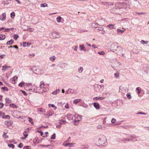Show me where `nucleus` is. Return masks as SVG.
<instances>
[{
  "label": "nucleus",
  "instance_id": "f257e3e1",
  "mask_svg": "<svg viewBox=\"0 0 149 149\" xmlns=\"http://www.w3.org/2000/svg\"><path fill=\"white\" fill-rule=\"evenodd\" d=\"M27 86L29 88V90L32 91L36 93H42L43 92H46L48 90V88H47L45 90L43 89L42 91H41L40 87H37L35 84H34L32 86L31 84H28Z\"/></svg>",
  "mask_w": 149,
  "mask_h": 149
},
{
  "label": "nucleus",
  "instance_id": "f03ea898",
  "mask_svg": "<svg viewBox=\"0 0 149 149\" xmlns=\"http://www.w3.org/2000/svg\"><path fill=\"white\" fill-rule=\"evenodd\" d=\"M95 143L96 145L99 146H105L107 144L106 137L104 135H102L100 138H97L96 140Z\"/></svg>",
  "mask_w": 149,
  "mask_h": 149
},
{
  "label": "nucleus",
  "instance_id": "7ed1b4c3",
  "mask_svg": "<svg viewBox=\"0 0 149 149\" xmlns=\"http://www.w3.org/2000/svg\"><path fill=\"white\" fill-rule=\"evenodd\" d=\"M118 46V43L114 42L111 45V51L114 52Z\"/></svg>",
  "mask_w": 149,
  "mask_h": 149
},
{
  "label": "nucleus",
  "instance_id": "20e7f679",
  "mask_svg": "<svg viewBox=\"0 0 149 149\" xmlns=\"http://www.w3.org/2000/svg\"><path fill=\"white\" fill-rule=\"evenodd\" d=\"M122 51V48L121 47L118 46L117 49L115 50L114 52L119 55L121 54Z\"/></svg>",
  "mask_w": 149,
  "mask_h": 149
},
{
  "label": "nucleus",
  "instance_id": "39448f33",
  "mask_svg": "<svg viewBox=\"0 0 149 149\" xmlns=\"http://www.w3.org/2000/svg\"><path fill=\"white\" fill-rule=\"evenodd\" d=\"M128 136L131 138V141L135 142L137 141L136 138H138V136H134L133 135H128Z\"/></svg>",
  "mask_w": 149,
  "mask_h": 149
},
{
  "label": "nucleus",
  "instance_id": "423d86ee",
  "mask_svg": "<svg viewBox=\"0 0 149 149\" xmlns=\"http://www.w3.org/2000/svg\"><path fill=\"white\" fill-rule=\"evenodd\" d=\"M104 19H100L98 21V24L99 25L103 26L104 25Z\"/></svg>",
  "mask_w": 149,
  "mask_h": 149
},
{
  "label": "nucleus",
  "instance_id": "0eeeda50",
  "mask_svg": "<svg viewBox=\"0 0 149 149\" xmlns=\"http://www.w3.org/2000/svg\"><path fill=\"white\" fill-rule=\"evenodd\" d=\"M52 34L53 36L55 38H59L60 37L59 34L58 32H54Z\"/></svg>",
  "mask_w": 149,
  "mask_h": 149
},
{
  "label": "nucleus",
  "instance_id": "6e6552de",
  "mask_svg": "<svg viewBox=\"0 0 149 149\" xmlns=\"http://www.w3.org/2000/svg\"><path fill=\"white\" fill-rule=\"evenodd\" d=\"M102 4L106 6H108L109 5H113V3L112 2H102Z\"/></svg>",
  "mask_w": 149,
  "mask_h": 149
},
{
  "label": "nucleus",
  "instance_id": "1a4fd4ad",
  "mask_svg": "<svg viewBox=\"0 0 149 149\" xmlns=\"http://www.w3.org/2000/svg\"><path fill=\"white\" fill-rule=\"evenodd\" d=\"M8 133V130H5L4 131L3 134L2 135L4 139H7L8 138V135H7L6 134Z\"/></svg>",
  "mask_w": 149,
  "mask_h": 149
},
{
  "label": "nucleus",
  "instance_id": "9d476101",
  "mask_svg": "<svg viewBox=\"0 0 149 149\" xmlns=\"http://www.w3.org/2000/svg\"><path fill=\"white\" fill-rule=\"evenodd\" d=\"M1 116L2 117L3 119H9L10 118V116L8 115H4L1 112Z\"/></svg>",
  "mask_w": 149,
  "mask_h": 149
},
{
  "label": "nucleus",
  "instance_id": "9b49d317",
  "mask_svg": "<svg viewBox=\"0 0 149 149\" xmlns=\"http://www.w3.org/2000/svg\"><path fill=\"white\" fill-rule=\"evenodd\" d=\"M45 85V84L44 83V82L42 81L40 82V85H39V87L40 88V89L41 91H42L43 89L44 90V86Z\"/></svg>",
  "mask_w": 149,
  "mask_h": 149
},
{
  "label": "nucleus",
  "instance_id": "f8f14e48",
  "mask_svg": "<svg viewBox=\"0 0 149 149\" xmlns=\"http://www.w3.org/2000/svg\"><path fill=\"white\" fill-rule=\"evenodd\" d=\"M6 19V14L5 13H3L1 15V20L4 21Z\"/></svg>",
  "mask_w": 149,
  "mask_h": 149
},
{
  "label": "nucleus",
  "instance_id": "ddd939ff",
  "mask_svg": "<svg viewBox=\"0 0 149 149\" xmlns=\"http://www.w3.org/2000/svg\"><path fill=\"white\" fill-rule=\"evenodd\" d=\"M66 117L67 119L69 120H72L73 119V116L71 114L68 113L66 115Z\"/></svg>",
  "mask_w": 149,
  "mask_h": 149
},
{
  "label": "nucleus",
  "instance_id": "4468645a",
  "mask_svg": "<svg viewBox=\"0 0 149 149\" xmlns=\"http://www.w3.org/2000/svg\"><path fill=\"white\" fill-rule=\"evenodd\" d=\"M13 122L12 121H6L5 122V124L8 126H11L13 124Z\"/></svg>",
  "mask_w": 149,
  "mask_h": 149
},
{
  "label": "nucleus",
  "instance_id": "2eb2a0df",
  "mask_svg": "<svg viewBox=\"0 0 149 149\" xmlns=\"http://www.w3.org/2000/svg\"><path fill=\"white\" fill-rule=\"evenodd\" d=\"M93 105L94 107L97 109H99L100 108V106L99 104L98 103L94 102L93 103Z\"/></svg>",
  "mask_w": 149,
  "mask_h": 149
},
{
  "label": "nucleus",
  "instance_id": "dca6fc26",
  "mask_svg": "<svg viewBox=\"0 0 149 149\" xmlns=\"http://www.w3.org/2000/svg\"><path fill=\"white\" fill-rule=\"evenodd\" d=\"M2 68L1 69L2 71L3 72H4L7 69L10 68V66H7L6 65L3 66H2Z\"/></svg>",
  "mask_w": 149,
  "mask_h": 149
},
{
  "label": "nucleus",
  "instance_id": "f3484780",
  "mask_svg": "<svg viewBox=\"0 0 149 149\" xmlns=\"http://www.w3.org/2000/svg\"><path fill=\"white\" fill-rule=\"evenodd\" d=\"M79 48L81 50H82L84 51H86V49L84 47V45L83 44L79 45Z\"/></svg>",
  "mask_w": 149,
  "mask_h": 149
},
{
  "label": "nucleus",
  "instance_id": "a211bd4d",
  "mask_svg": "<svg viewBox=\"0 0 149 149\" xmlns=\"http://www.w3.org/2000/svg\"><path fill=\"white\" fill-rule=\"evenodd\" d=\"M70 90V93H71L72 94H77V91L75 90L74 89H71L69 88Z\"/></svg>",
  "mask_w": 149,
  "mask_h": 149
},
{
  "label": "nucleus",
  "instance_id": "6ab92c4d",
  "mask_svg": "<svg viewBox=\"0 0 149 149\" xmlns=\"http://www.w3.org/2000/svg\"><path fill=\"white\" fill-rule=\"evenodd\" d=\"M114 24H109V25H107V27H108L109 29H111L115 28V27L114 26Z\"/></svg>",
  "mask_w": 149,
  "mask_h": 149
},
{
  "label": "nucleus",
  "instance_id": "aec40b11",
  "mask_svg": "<svg viewBox=\"0 0 149 149\" xmlns=\"http://www.w3.org/2000/svg\"><path fill=\"white\" fill-rule=\"evenodd\" d=\"M117 8H113L112 9L110 10V11L112 13H116Z\"/></svg>",
  "mask_w": 149,
  "mask_h": 149
},
{
  "label": "nucleus",
  "instance_id": "412c9836",
  "mask_svg": "<svg viewBox=\"0 0 149 149\" xmlns=\"http://www.w3.org/2000/svg\"><path fill=\"white\" fill-rule=\"evenodd\" d=\"M104 99H105V97H94L93 99V100H98L99 99L100 100H103Z\"/></svg>",
  "mask_w": 149,
  "mask_h": 149
},
{
  "label": "nucleus",
  "instance_id": "4be33fe9",
  "mask_svg": "<svg viewBox=\"0 0 149 149\" xmlns=\"http://www.w3.org/2000/svg\"><path fill=\"white\" fill-rule=\"evenodd\" d=\"M116 5H118L120 6H126L127 4L124 2L123 3H117L116 4Z\"/></svg>",
  "mask_w": 149,
  "mask_h": 149
},
{
  "label": "nucleus",
  "instance_id": "5701e85b",
  "mask_svg": "<svg viewBox=\"0 0 149 149\" xmlns=\"http://www.w3.org/2000/svg\"><path fill=\"white\" fill-rule=\"evenodd\" d=\"M97 128L99 129L104 130L106 128L104 126L99 125L97 126Z\"/></svg>",
  "mask_w": 149,
  "mask_h": 149
},
{
  "label": "nucleus",
  "instance_id": "b1692460",
  "mask_svg": "<svg viewBox=\"0 0 149 149\" xmlns=\"http://www.w3.org/2000/svg\"><path fill=\"white\" fill-rule=\"evenodd\" d=\"M14 42V40H12L11 39L9 41H8L6 43V44L8 45H10L11 44H13Z\"/></svg>",
  "mask_w": 149,
  "mask_h": 149
},
{
  "label": "nucleus",
  "instance_id": "393cba45",
  "mask_svg": "<svg viewBox=\"0 0 149 149\" xmlns=\"http://www.w3.org/2000/svg\"><path fill=\"white\" fill-rule=\"evenodd\" d=\"M12 0H3L2 1V3H3L4 4H8L9 3L8 2V1H11Z\"/></svg>",
  "mask_w": 149,
  "mask_h": 149
},
{
  "label": "nucleus",
  "instance_id": "a878e982",
  "mask_svg": "<svg viewBox=\"0 0 149 149\" xmlns=\"http://www.w3.org/2000/svg\"><path fill=\"white\" fill-rule=\"evenodd\" d=\"M81 99H77L74 100V103L75 104H77L78 102H81Z\"/></svg>",
  "mask_w": 149,
  "mask_h": 149
},
{
  "label": "nucleus",
  "instance_id": "bb28decb",
  "mask_svg": "<svg viewBox=\"0 0 149 149\" xmlns=\"http://www.w3.org/2000/svg\"><path fill=\"white\" fill-rule=\"evenodd\" d=\"M1 89L4 92L8 91V89L7 87H2L1 88Z\"/></svg>",
  "mask_w": 149,
  "mask_h": 149
},
{
  "label": "nucleus",
  "instance_id": "cd10ccee",
  "mask_svg": "<svg viewBox=\"0 0 149 149\" xmlns=\"http://www.w3.org/2000/svg\"><path fill=\"white\" fill-rule=\"evenodd\" d=\"M1 30H3L5 32H9V31L10 30V29L9 28L6 29L4 28L3 27H2L1 28Z\"/></svg>",
  "mask_w": 149,
  "mask_h": 149
},
{
  "label": "nucleus",
  "instance_id": "c85d7f7f",
  "mask_svg": "<svg viewBox=\"0 0 149 149\" xmlns=\"http://www.w3.org/2000/svg\"><path fill=\"white\" fill-rule=\"evenodd\" d=\"M55 58H56L55 56H53L52 57H51L49 59L50 61H52L53 62L55 61Z\"/></svg>",
  "mask_w": 149,
  "mask_h": 149
},
{
  "label": "nucleus",
  "instance_id": "c756f323",
  "mask_svg": "<svg viewBox=\"0 0 149 149\" xmlns=\"http://www.w3.org/2000/svg\"><path fill=\"white\" fill-rule=\"evenodd\" d=\"M136 91H138L137 93L138 94H139L140 93L141 91V88L140 87H137L136 88Z\"/></svg>",
  "mask_w": 149,
  "mask_h": 149
},
{
  "label": "nucleus",
  "instance_id": "7c9ffc66",
  "mask_svg": "<svg viewBox=\"0 0 149 149\" xmlns=\"http://www.w3.org/2000/svg\"><path fill=\"white\" fill-rule=\"evenodd\" d=\"M66 121L65 120H59V123L60 124H63L66 123Z\"/></svg>",
  "mask_w": 149,
  "mask_h": 149
},
{
  "label": "nucleus",
  "instance_id": "2f4dec72",
  "mask_svg": "<svg viewBox=\"0 0 149 149\" xmlns=\"http://www.w3.org/2000/svg\"><path fill=\"white\" fill-rule=\"evenodd\" d=\"M117 31L118 33V34L122 33L124 32V31L123 30H121L119 29H117Z\"/></svg>",
  "mask_w": 149,
  "mask_h": 149
},
{
  "label": "nucleus",
  "instance_id": "473e14b6",
  "mask_svg": "<svg viewBox=\"0 0 149 149\" xmlns=\"http://www.w3.org/2000/svg\"><path fill=\"white\" fill-rule=\"evenodd\" d=\"M97 87L98 88H100L101 89H100V90H101V91H102L103 90L104 86V85H98Z\"/></svg>",
  "mask_w": 149,
  "mask_h": 149
},
{
  "label": "nucleus",
  "instance_id": "72a5a7b5",
  "mask_svg": "<svg viewBox=\"0 0 149 149\" xmlns=\"http://www.w3.org/2000/svg\"><path fill=\"white\" fill-rule=\"evenodd\" d=\"M48 106L49 107H52L54 108V109H56V107H55L54 105L53 104H48Z\"/></svg>",
  "mask_w": 149,
  "mask_h": 149
},
{
  "label": "nucleus",
  "instance_id": "f704fd0d",
  "mask_svg": "<svg viewBox=\"0 0 149 149\" xmlns=\"http://www.w3.org/2000/svg\"><path fill=\"white\" fill-rule=\"evenodd\" d=\"M15 14L14 12H12L10 13V16H11V17L13 19L14 18V17H15Z\"/></svg>",
  "mask_w": 149,
  "mask_h": 149
},
{
  "label": "nucleus",
  "instance_id": "c9c22d12",
  "mask_svg": "<svg viewBox=\"0 0 149 149\" xmlns=\"http://www.w3.org/2000/svg\"><path fill=\"white\" fill-rule=\"evenodd\" d=\"M141 44H147L148 43V41H145L144 40H142L141 41Z\"/></svg>",
  "mask_w": 149,
  "mask_h": 149
},
{
  "label": "nucleus",
  "instance_id": "e433bc0d",
  "mask_svg": "<svg viewBox=\"0 0 149 149\" xmlns=\"http://www.w3.org/2000/svg\"><path fill=\"white\" fill-rule=\"evenodd\" d=\"M24 85V82H23L20 83L18 85L19 87H23Z\"/></svg>",
  "mask_w": 149,
  "mask_h": 149
},
{
  "label": "nucleus",
  "instance_id": "4c0bfd02",
  "mask_svg": "<svg viewBox=\"0 0 149 149\" xmlns=\"http://www.w3.org/2000/svg\"><path fill=\"white\" fill-rule=\"evenodd\" d=\"M40 6L41 7H47V4L46 3H41L40 4Z\"/></svg>",
  "mask_w": 149,
  "mask_h": 149
},
{
  "label": "nucleus",
  "instance_id": "58836bf2",
  "mask_svg": "<svg viewBox=\"0 0 149 149\" xmlns=\"http://www.w3.org/2000/svg\"><path fill=\"white\" fill-rule=\"evenodd\" d=\"M73 145V143H65V144H63V145L65 146H71Z\"/></svg>",
  "mask_w": 149,
  "mask_h": 149
},
{
  "label": "nucleus",
  "instance_id": "ea45409f",
  "mask_svg": "<svg viewBox=\"0 0 149 149\" xmlns=\"http://www.w3.org/2000/svg\"><path fill=\"white\" fill-rule=\"evenodd\" d=\"M61 18V17L60 16H58L56 18L57 22L58 23L60 22Z\"/></svg>",
  "mask_w": 149,
  "mask_h": 149
},
{
  "label": "nucleus",
  "instance_id": "a19ab883",
  "mask_svg": "<svg viewBox=\"0 0 149 149\" xmlns=\"http://www.w3.org/2000/svg\"><path fill=\"white\" fill-rule=\"evenodd\" d=\"M9 106L10 107H13L14 108H17V106L14 104H10Z\"/></svg>",
  "mask_w": 149,
  "mask_h": 149
},
{
  "label": "nucleus",
  "instance_id": "79ce46f5",
  "mask_svg": "<svg viewBox=\"0 0 149 149\" xmlns=\"http://www.w3.org/2000/svg\"><path fill=\"white\" fill-rule=\"evenodd\" d=\"M126 95L128 99H130L132 98L130 93H127L126 94Z\"/></svg>",
  "mask_w": 149,
  "mask_h": 149
},
{
  "label": "nucleus",
  "instance_id": "37998d69",
  "mask_svg": "<svg viewBox=\"0 0 149 149\" xmlns=\"http://www.w3.org/2000/svg\"><path fill=\"white\" fill-rule=\"evenodd\" d=\"M8 146L10 148H14L15 147V145L13 144H8Z\"/></svg>",
  "mask_w": 149,
  "mask_h": 149
},
{
  "label": "nucleus",
  "instance_id": "c03bdc74",
  "mask_svg": "<svg viewBox=\"0 0 149 149\" xmlns=\"http://www.w3.org/2000/svg\"><path fill=\"white\" fill-rule=\"evenodd\" d=\"M98 25H99L98 24V23H97V24H96V23H93L92 25L93 27H97V26Z\"/></svg>",
  "mask_w": 149,
  "mask_h": 149
},
{
  "label": "nucleus",
  "instance_id": "a18cd8bd",
  "mask_svg": "<svg viewBox=\"0 0 149 149\" xmlns=\"http://www.w3.org/2000/svg\"><path fill=\"white\" fill-rule=\"evenodd\" d=\"M1 40H3L5 39L6 37V36L5 35H3L1 34Z\"/></svg>",
  "mask_w": 149,
  "mask_h": 149
},
{
  "label": "nucleus",
  "instance_id": "49530a36",
  "mask_svg": "<svg viewBox=\"0 0 149 149\" xmlns=\"http://www.w3.org/2000/svg\"><path fill=\"white\" fill-rule=\"evenodd\" d=\"M83 68L81 67H80L78 69V72H79L81 73L83 71Z\"/></svg>",
  "mask_w": 149,
  "mask_h": 149
},
{
  "label": "nucleus",
  "instance_id": "de8ad7c7",
  "mask_svg": "<svg viewBox=\"0 0 149 149\" xmlns=\"http://www.w3.org/2000/svg\"><path fill=\"white\" fill-rule=\"evenodd\" d=\"M5 100L6 103H10L11 102V100L8 98H6Z\"/></svg>",
  "mask_w": 149,
  "mask_h": 149
},
{
  "label": "nucleus",
  "instance_id": "09e8293b",
  "mask_svg": "<svg viewBox=\"0 0 149 149\" xmlns=\"http://www.w3.org/2000/svg\"><path fill=\"white\" fill-rule=\"evenodd\" d=\"M29 121L32 124H33V119L32 118L30 117H28Z\"/></svg>",
  "mask_w": 149,
  "mask_h": 149
},
{
  "label": "nucleus",
  "instance_id": "8fccbe9b",
  "mask_svg": "<svg viewBox=\"0 0 149 149\" xmlns=\"http://www.w3.org/2000/svg\"><path fill=\"white\" fill-rule=\"evenodd\" d=\"M28 45V44L26 42H24L23 43V46L24 47H27Z\"/></svg>",
  "mask_w": 149,
  "mask_h": 149
},
{
  "label": "nucleus",
  "instance_id": "3c124183",
  "mask_svg": "<svg viewBox=\"0 0 149 149\" xmlns=\"http://www.w3.org/2000/svg\"><path fill=\"white\" fill-rule=\"evenodd\" d=\"M97 53L100 55H104L105 54V53L103 51L98 52Z\"/></svg>",
  "mask_w": 149,
  "mask_h": 149
},
{
  "label": "nucleus",
  "instance_id": "603ef678",
  "mask_svg": "<svg viewBox=\"0 0 149 149\" xmlns=\"http://www.w3.org/2000/svg\"><path fill=\"white\" fill-rule=\"evenodd\" d=\"M39 132L40 134V135L41 136H42L43 137H45L47 136V135H46L45 136H43V135L44 134L43 132L42 131H40Z\"/></svg>",
  "mask_w": 149,
  "mask_h": 149
},
{
  "label": "nucleus",
  "instance_id": "864d4df0",
  "mask_svg": "<svg viewBox=\"0 0 149 149\" xmlns=\"http://www.w3.org/2000/svg\"><path fill=\"white\" fill-rule=\"evenodd\" d=\"M54 114V112L53 111L50 112L48 113V115L49 116H50Z\"/></svg>",
  "mask_w": 149,
  "mask_h": 149
},
{
  "label": "nucleus",
  "instance_id": "5fc2aeb1",
  "mask_svg": "<svg viewBox=\"0 0 149 149\" xmlns=\"http://www.w3.org/2000/svg\"><path fill=\"white\" fill-rule=\"evenodd\" d=\"M55 135H56V134H53L52 135L51 137V139H55V137H56Z\"/></svg>",
  "mask_w": 149,
  "mask_h": 149
},
{
  "label": "nucleus",
  "instance_id": "6e6d98bb",
  "mask_svg": "<svg viewBox=\"0 0 149 149\" xmlns=\"http://www.w3.org/2000/svg\"><path fill=\"white\" fill-rule=\"evenodd\" d=\"M23 146V144L22 143H20L18 146V147L19 148H22Z\"/></svg>",
  "mask_w": 149,
  "mask_h": 149
},
{
  "label": "nucleus",
  "instance_id": "4d7b16f0",
  "mask_svg": "<svg viewBox=\"0 0 149 149\" xmlns=\"http://www.w3.org/2000/svg\"><path fill=\"white\" fill-rule=\"evenodd\" d=\"M14 35H15V36L14 37V39L15 40H17V38H18L19 36L18 35H15V34H14Z\"/></svg>",
  "mask_w": 149,
  "mask_h": 149
},
{
  "label": "nucleus",
  "instance_id": "13d9d810",
  "mask_svg": "<svg viewBox=\"0 0 149 149\" xmlns=\"http://www.w3.org/2000/svg\"><path fill=\"white\" fill-rule=\"evenodd\" d=\"M121 142H125L126 141H127L126 139L124 138H122L121 139Z\"/></svg>",
  "mask_w": 149,
  "mask_h": 149
},
{
  "label": "nucleus",
  "instance_id": "bf43d9fd",
  "mask_svg": "<svg viewBox=\"0 0 149 149\" xmlns=\"http://www.w3.org/2000/svg\"><path fill=\"white\" fill-rule=\"evenodd\" d=\"M122 138H117L116 139V140L117 141H118V142H121V140Z\"/></svg>",
  "mask_w": 149,
  "mask_h": 149
},
{
  "label": "nucleus",
  "instance_id": "052dcab7",
  "mask_svg": "<svg viewBox=\"0 0 149 149\" xmlns=\"http://www.w3.org/2000/svg\"><path fill=\"white\" fill-rule=\"evenodd\" d=\"M30 146H24L23 148V149H30Z\"/></svg>",
  "mask_w": 149,
  "mask_h": 149
},
{
  "label": "nucleus",
  "instance_id": "680f3d73",
  "mask_svg": "<svg viewBox=\"0 0 149 149\" xmlns=\"http://www.w3.org/2000/svg\"><path fill=\"white\" fill-rule=\"evenodd\" d=\"M135 13L136 14L138 15H142L144 14H146V13L144 12H141V13H139V12H135Z\"/></svg>",
  "mask_w": 149,
  "mask_h": 149
},
{
  "label": "nucleus",
  "instance_id": "e2e57ef3",
  "mask_svg": "<svg viewBox=\"0 0 149 149\" xmlns=\"http://www.w3.org/2000/svg\"><path fill=\"white\" fill-rule=\"evenodd\" d=\"M137 114H143V115H146V113H145L143 112H138L137 113H136Z\"/></svg>",
  "mask_w": 149,
  "mask_h": 149
},
{
  "label": "nucleus",
  "instance_id": "0e129e2a",
  "mask_svg": "<svg viewBox=\"0 0 149 149\" xmlns=\"http://www.w3.org/2000/svg\"><path fill=\"white\" fill-rule=\"evenodd\" d=\"M50 145H41V146L42 147H47L49 146H50Z\"/></svg>",
  "mask_w": 149,
  "mask_h": 149
},
{
  "label": "nucleus",
  "instance_id": "69168bd1",
  "mask_svg": "<svg viewBox=\"0 0 149 149\" xmlns=\"http://www.w3.org/2000/svg\"><path fill=\"white\" fill-rule=\"evenodd\" d=\"M38 111H39L41 112H43L44 111V110L43 109H38Z\"/></svg>",
  "mask_w": 149,
  "mask_h": 149
},
{
  "label": "nucleus",
  "instance_id": "338daca9",
  "mask_svg": "<svg viewBox=\"0 0 149 149\" xmlns=\"http://www.w3.org/2000/svg\"><path fill=\"white\" fill-rule=\"evenodd\" d=\"M116 120L114 118H113L112 120H111V122L112 123H114L115 122V121Z\"/></svg>",
  "mask_w": 149,
  "mask_h": 149
},
{
  "label": "nucleus",
  "instance_id": "774afa93",
  "mask_svg": "<svg viewBox=\"0 0 149 149\" xmlns=\"http://www.w3.org/2000/svg\"><path fill=\"white\" fill-rule=\"evenodd\" d=\"M114 75L116 77H119V73H116L114 74Z\"/></svg>",
  "mask_w": 149,
  "mask_h": 149
}]
</instances>
